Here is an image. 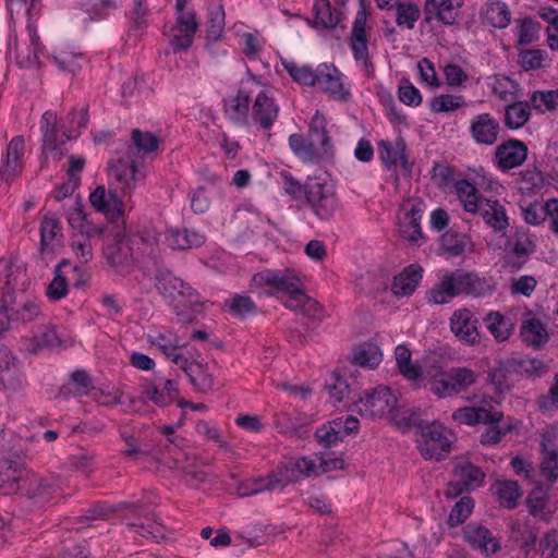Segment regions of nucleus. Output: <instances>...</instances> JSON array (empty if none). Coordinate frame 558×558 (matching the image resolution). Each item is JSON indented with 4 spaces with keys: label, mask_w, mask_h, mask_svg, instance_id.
<instances>
[{
    "label": "nucleus",
    "mask_w": 558,
    "mask_h": 558,
    "mask_svg": "<svg viewBox=\"0 0 558 558\" xmlns=\"http://www.w3.org/2000/svg\"><path fill=\"white\" fill-rule=\"evenodd\" d=\"M417 447L426 460L440 461L450 452L452 434L438 422H421Z\"/></svg>",
    "instance_id": "obj_3"
},
{
    "label": "nucleus",
    "mask_w": 558,
    "mask_h": 558,
    "mask_svg": "<svg viewBox=\"0 0 558 558\" xmlns=\"http://www.w3.org/2000/svg\"><path fill=\"white\" fill-rule=\"evenodd\" d=\"M450 330L463 343L474 345L480 342L478 320L468 308H460L450 317Z\"/></svg>",
    "instance_id": "obj_17"
},
{
    "label": "nucleus",
    "mask_w": 558,
    "mask_h": 558,
    "mask_svg": "<svg viewBox=\"0 0 558 558\" xmlns=\"http://www.w3.org/2000/svg\"><path fill=\"white\" fill-rule=\"evenodd\" d=\"M368 11L364 0H360V8L356 11L352 28L349 35V46L356 63H360L365 70L373 66L368 52V33L366 23Z\"/></svg>",
    "instance_id": "obj_9"
},
{
    "label": "nucleus",
    "mask_w": 558,
    "mask_h": 558,
    "mask_svg": "<svg viewBox=\"0 0 558 558\" xmlns=\"http://www.w3.org/2000/svg\"><path fill=\"white\" fill-rule=\"evenodd\" d=\"M310 133L313 141L319 143L324 153H327L331 147L330 137L326 130V119L325 117L316 111L313 116L311 124H310Z\"/></svg>",
    "instance_id": "obj_62"
},
{
    "label": "nucleus",
    "mask_w": 558,
    "mask_h": 558,
    "mask_svg": "<svg viewBox=\"0 0 558 558\" xmlns=\"http://www.w3.org/2000/svg\"><path fill=\"white\" fill-rule=\"evenodd\" d=\"M63 215L65 216L68 223L72 229L80 231L83 234L102 233L104 228L89 227L87 225V215L84 210V204L82 198L77 196L70 204L62 206Z\"/></svg>",
    "instance_id": "obj_30"
},
{
    "label": "nucleus",
    "mask_w": 558,
    "mask_h": 558,
    "mask_svg": "<svg viewBox=\"0 0 558 558\" xmlns=\"http://www.w3.org/2000/svg\"><path fill=\"white\" fill-rule=\"evenodd\" d=\"M493 94L501 101L511 102L519 97V84L506 75H496L492 85Z\"/></svg>",
    "instance_id": "obj_51"
},
{
    "label": "nucleus",
    "mask_w": 558,
    "mask_h": 558,
    "mask_svg": "<svg viewBox=\"0 0 558 558\" xmlns=\"http://www.w3.org/2000/svg\"><path fill=\"white\" fill-rule=\"evenodd\" d=\"M440 245L445 253L458 257L466 250H471L472 242L468 234L449 230L441 235Z\"/></svg>",
    "instance_id": "obj_46"
},
{
    "label": "nucleus",
    "mask_w": 558,
    "mask_h": 558,
    "mask_svg": "<svg viewBox=\"0 0 558 558\" xmlns=\"http://www.w3.org/2000/svg\"><path fill=\"white\" fill-rule=\"evenodd\" d=\"M312 422V418L304 413L282 412L276 417V427L282 434L302 438L308 434Z\"/></svg>",
    "instance_id": "obj_28"
},
{
    "label": "nucleus",
    "mask_w": 558,
    "mask_h": 558,
    "mask_svg": "<svg viewBox=\"0 0 558 558\" xmlns=\"http://www.w3.org/2000/svg\"><path fill=\"white\" fill-rule=\"evenodd\" d=\"M253 282L255 284H265L270 287L276 292H282L284 294L296 291V287L300 286V279L290 270H263L253 276Z\"/></svg>",
    "instance_id": "obj_26"
},
{
    "label": "nucleus",
    "mask_w": 558,
    "mask_h": 558,
    "mask_svg": "<svg viewBox=\"0 0 558 558\" xmlns=\"http://www.w3.org/2000/svg\"><path fill=\"white\" fill-rule=\"evenodd\" d=\"M452 418L461 424L475 425L477 423H501L504 414L500 411H490L485 408L464 407L456 410Z\"/></svg>",
    "instance_id": "obj_32"
},
{
    "label": "nucleus",
    "mask_w": 558,
    "mask_h": 558,
    "mask_svg": "<svg viewBox=\"0 0 558 558\" xmlns=\"http://www.w3.org/2000/svg\"><path fill=\"white\" fill-rule=\"evenodd\" d=\"M500 131L499 121L488 112L475 116L470 124V135L478 145H494Z\"/></svg>",
    "instance_id": "obj_23"
},
{
    "label": "nucleus",
    "mask_w": 558,
    "mask_h": 558,
    "mask_svg": "<svg viewBox=\"0 0 558 558\" xmlns=\"http://www.w3.org/2000/svg\"><path fill=\"white\" fill-rule=\"evenodd\" d=\"M150 343L157 347L167 357H170V354L184 345L181 339L171 330L158 332L151 337Z\"/></svg>",
    "instance_id": "obj_59"
},
{
    "label": "nucleus",
    "mask_w": 558,
    "mask_h": 558,
    "mask_svg": "<svg viewBox=\"0 0 558 558\" xmlns=\"http://www.w3.org/2000/svg\"><path fill=\"white\" fill-rule=\"evenodd\" d=\"M359 428V420L349 415L323 424L316 429L314 436L322 447L329 448L342 441L344 436L356 433Z\"/></svg>",
    "instance_id": "obj_13"
},
{
    "label": "nucleus",
    "mask_w": 558,
    "mask_h": 558,
    "mask_svg": "<svg viewBox=\"0 0 558 558\" xmlns=\"http://www.w3.org/2000/svg\"><path fill=\"white\" fill-rule=\"evenodd\" d=\"M456 282L451 271L445 274L439 282L434 284L427 292V302L435 305H442L449 303L454 298L459 296L456 288Z\"/></svg>",
    "instance_id": "obj_40"
},
{
    "label": "nucleus",
    "mask_w": 558,
    "mask_h": 558,
    "mask_svg": "<svg viewBox=\"0 0 558 558\" xmlns=\"http://www.w3.org/2000/svg\"><path fill=\"white\" fill-rule=\"evenodd\" d=\"M223 308L232 316L243 319L256 313L257 307L254 301L247 295H235L223 303Z\"/></svg>",
    "instance_id": "obj_54"
},
{
    "label": "nucleus",
    "mask_w": 558,
    "mask_h": 558,
    "mask_svg": "<svg viewBox=\"0 0 558 558\" xmlns=\"http://www.w3.org/2000/svg\"><path fill=\"white\" fill-rule=\"evenodd\" d=\"M23 385L21 373L11 352L0 349V389L19 390Z\"/></svg>",
    "instance_id": "obj_31"
},
{
    "label": "nucleus",
    "mask_w": 558,
    "mask_h": 558,
    "mask_svg": "<svg viewBox=\"0 0 558 558\" xmlns=\"http://www.w3.org/2000/svg\"><path fill=\"white\" fill-rule=\"evenodd\" d=\"M530 101L513 100L505 107L504 123L509 130H518L525 125L531 117Z\"/></svg>",
    "instance_id": "obj_42"
},
{
    "label": "nucleus",
    "mask_w": 558,
    "mask_h": 558,
    "mask_svg": "<svg viewBox=\"0 0 558 558\" xmlns=\"http://www.w3.org/2000/svg\"><path fill=\"white\" fill-rule=\"evenodd\" d=\"M178 384L168 379L162 388L153 387L145 390V395L157 405L165 407L178 398Z\"/></svg>",
    "instance_id": "obj_55"
},
{
    "label": "nucleus",
    "mask_w": 558,
    "mask_h": 558,
    "mask_svg": "<svg viewBox=\"0 0 558 558\" xmlns=\"http://www.w3.org/2000/svg\"><path fill=\"white\" fill-rule=\"evenodd\" d=\"M499 505L504 508L513 509L521 497L519 485L514 481H500L495 485Z\"/></svg>",
    "instance_id": "obj_52"
},
{
    "label": "nucleus",
    "mask_w": 558,
    "mask_h": 558,
    "mask_svg": "<svg viewBox=\"0 0 558 558\" xmlns=\"http://www.w3.org/2000/svg\"><path fill=\"white\" fill-rule=\"evenodd\" d=\"M484 471L466 459L460 458L456 460L451 480L445 489V496L454 499L464 493H470L481 487L485 480Z\"/></svg>",
    "instance_id": "obj_6"
},
{
    "label": "nucleus",
    "mask_w": 558,
    "mask_h": 558,
    "mask_svg": "<svg viewBox=\"0 0 558 558\" xmlns=\"http://www.w3.org/2000/svg\"><path fill=\"white\" fill-rule=\"evenodd\" d=\"M527 157V146L515 138H510L497 146L495 162L502 171L521 166Z\"/></svg>",
    "instance_id": "obj_22"
},
{
    "label": "nucleus",
    "mask_w": 558,
    "mask_h": 558,
    "mask_svg": "<svg viewBox=\"0 0 558 558\" xmlns=\"http://www.w3.org/2000/svg\"><path fill=\"white\" fill-rule=\"evenodd\" d=\"M378 149L384 163L388 166L399 165L405 170L410 168L407 156V145L403 138L398 137L393 143L380 141Z\"/></svg>",
    "instance_id": "obj_35"
},
{
    "label": "nucleus",
    "mask_w": 558,
    "mask_h": 558,
    "mask_svg": "<svg viewBox=\"0 0 558 558\" xmlns=\"http://www.w3.org/2000/svg\"><path fill=\"white\" fill-rule=\"evenodd\" d=\"M304 195L313 214L320 220L333 217L338 199L333 185L317 178H308L304 184Z\"/></svg>",
    "instance_id": "obj_5"
},
{
    "label": "nucleus",
    "mask_w": 558,
    "mask_h": 558,
    "mask_svg": "<svg viewBox=\"0 0 558 558\" xmlns=\"http://www.w3.org/2000/svg\"><path fill=\"white\" fill-rule=\"evenodd\" d=\"M464 542L475 551L492 557L501 549V539L487 526L471 521L462 530Z\"/></svg>",
    "instance_id": "obj_11"
},
{
    "label": "nucleus",
    "mask_w": 558,
    "mask_h": 558,
    "mask_svg": "<svg viewBox=\"0 0 558 558\" xmlns=\"http://www.w3.org/2000/svg\"><path fill=\"white\" fill-rule=\"evenodd\" d=\"M289 146L294 155L305 162H313L319 158L320 154L317 151L314 143L307 141L301 134H291L289 136Z\"/></svg>",
    "instance_id": "obj_50"
},
{
    "label": "nucleus",
    "mask_w": 558,
    "mask_h": 558,
    "mask_svg": "<svg viewBox=\"0 0 558 558\" xmlns=\"http://www.w3.org/2000/svg\"><path fill=\"white\" fill-rule=\"evenodd\" d=\"M313 10L315 20L313 26L325 29H333L340 22V13L333 11L329 0H316Z\"/></svg>",
    "instance_id": "obj_47"
},
{
    "label": "nucleus",
    "mask_w": 558,
    "mask_h": 558,
    "mask_svg": "<svg viewBox=\"0 0 558 558\" xmlns=\"http://www.w3.org/2000/svg\"><path fill=\"white\" fill-rule=\"evenodd\" d=\"M131 143L142 158L155 151L159 146V140L156 135L150 132H142L138 129L132 131Z\"/></svg>",
    "instance_id": "obj_57"
},
{
    "label": "nucleus",
    "mask_w": 558,
    "mask_h": 558,
    "mask_svg": "<svg viewBox=\"0 0 558 558\" xmlns=\"http://www.w3.org/2000/svg\"><path fill=\"white\" fill-rule=\"evenodd\" d=\"M535 243L531 235L525 230H518L512 242V253L521 263H524L527 257L534 252Z\"/></svg>",
    "instance_id": "obj_63"
},
{
    "label": "nucleus",
    "mask_w": 558,
    "mask_h": 558,
    "mask_svg": "<svg viewBox=\"0 0 558 558\" xmlns=\"http://www.w3.org/2000/svg\"><path fill=\"white\" fill-rule=\"evenodd\" d=\"M61 239L60 221L56 218L45 217L40 223V250L43 252L54 251L60 245Z\"/></svg>",
    "instance_id": "obj_43"
},
{
    "label": "nucleus",
    "mask_w": 558,
    "mask_h": 558,
    "mask_svg": "<svg viewBox=\"0 0 558 558\" xmlns=\"http://www.w3.org/2000/svg\"><path fill=\"white\" fill-rule=\"evenodd\" d=\"M465 105L463 96L442 94L430 100L429 109L435 113L452 112Z\"/></svg>",
    "instance_id": "obj_61"
},
{
    "label": "nucleus",
    "mask_w": 558,
    "mask_h": 558,
    "mask_svg": "<svg viewBox=\"0 0 558 558\" xmlns=\"http://www.w3.org/2000/svg\"><path fill=\"white\" fill-rule=\"evenodd\" d=\"M453 186L459 201L468 213L476 211L480 203L485 199L480 195L477 187L466 179L457 180Z\"/></svg>",
    "instance_id": "obj_44"
},
{
    "label": "nucleus",
    "mask_w": 558,
    "mask_h": 558,
    "mask_svg": "<svg viewBox=\"0 0 558 558\" xmlns=\"http://www.w3.org/2000/svg\"><path fill=\"white\" fill-rule=\"evenodd\" d=\"M477 379L475 371L466 367H451L430 381L432 392L440 399L466 392Z\"/></svg>",
    "instance_id": "obj_7"
},
{
    "label": "nucleus",
    "mask_w": 558,
    "mask_h": 558,
    "mask_svg": "<svg viewBox=\"0 0 558 558\" xmlns=\"http://www.w3.org/2000/svg\"><path fill=\"white\" fill-rule=\"evenodd\" d=\"M520 338L530 348L541 350L549 340L546 325L535 316L532 311H526L520 326Z\"/></svg>",
    "instance_id": "obj_21"
},
{
    "label": "nucleus",
    "mask_w": 558,
    "mask_h": 558,
    "mask_svg": "<svg viewBox=\"0 0 558 558\" xmlns=\"http://www.w3.org/2000/svg\"><path fill=\"white\" fill-rule=\"evenodd\" d=\"M155 287L172 307L181 322L189 323L192 313L201 306L198 292L183 279L166 268L157 269L154 276Z\"/></svg>",
    "instance_id": "obj_1"
},
{
    "label": "nucleus",
    "mask_w": 558,
    "mask_h": 558,
    "mask_svg": "<svg viewBox=\"0 0 558 558\" xmlns=\"http://www.w3.org/2000/svg\"><path fill=\"white\" fill-rule=\"evenodd\" d=\"M451 350L447 344L429 348L422 359V369L430 377V381L438 374L444 373L442 365L450 357Z\"/></svg>",
    "instance_id": "obj_41"
},
{
    "label": "nucleus",
    "mask_w": 558,
    "mask_h": 558,
    "mask_svg": "<svg viewBox=\"0 0 558 558\" xmlns=\"http://www.w3.org/2000/svg\"><path fill=\"white\" fill-rule=\"evenodd\" d=\"M250 100L251 93L243 87L238 90L236 95L225 98L223 110L227 118L236 124H247Z\"/></svg>",
    "instance_id": "obj_29"
},
{
    "label": "nucleus",
    "mask_w": 558,
    "mask_h": 558,
    "mask_svg": "<svg viewBox=\"0 0 558 558\" xmlns=\"http://www.w3.org/2000/svg\"><path fill=\"white\" fill-rule=\"evenodd\" d=\"M483 322L494 339L499 342L508 340L515 326L511 316L498 311L487 313Z\"/></svg>",
    "instance_id": "obj_37"
},
{
    "label": "nucleus",
    "mask_w": 558,
    "mask_h": 558,
    "mask_svg": "<svg viewBox=\"0 0 558 558\" xmlns=\"http://www.w3.org/2000/svg\"><path fill=\"white\" fill-rule=\"evenodd\" d=\"M381 361V352L375 344H364L353 352L354 364L363 367L375 368Z\"/></svg>",
    "instance_id": "obj_56"
},
{
    "label": "nucleus",
    "mask_w": 558,
    "mask_h": 558,
    "mask_svg": "<svg viewBox=\"0 0 558 558\" xmlns=\"http://www.w3.org/2000/svg\"><path fill=\"white\" fill-rule=\"evenodd\" d=\"M279 106L267 92L260 90L253 102L251 121L264 131H269L279 116Z\"/></svg>",
    "instance_id": "obj_20"
},
{
    "label": "nucleus",
    "mask_w": 558,
    "mask_h": 558,
    "mask_svg": "<svg viewBox=\"0 0 558 558\" xmlns=\"http://www.w3.org/2000/svg\"><path fill=\"white\" fill-rule=\"evenodd\" d=\"M89 203L98 213L117 218L124 215V202L117 191L111 187L107 191L104 185H98L89 194Z\"/></svg>",
    "instance_id": "obj_25"
},
{
    "label": "nucleus",
    "mask_w": 558,
    "mask_h": 558,
    "mask_svg": "<svg viewBox=\"0 0 558 558\" xmlns=\"http://www.w3.org/2000/svg\"><path fill=\"white\" fill-rule=\"evenodd\" d=\"M474 508V500L470 496H463L452 507L449 517L448 524L450 526H457L463 523L472 513Z\"/></svg>",
    "instance_id": "obj_64"
},
{
    "label": "nucleus",
    "mask_w": 558,
    "mask_h": 558,
    "mask_svg": "<svg viewBox=\"0 0 558 558\" xmlns=\"http://www.w3.org/2000/svg\"><path fill=\"white\" fill-rule=\"evenodd\" d=\"M396 11V24L400 28L413 29L421 17L420 7L412 1H401L393 9Z\"/></svg>",
    "instance_id": "obj_49"
},
{
    "label": "nucleus",
    "mask_w": 558,
    "mask_h": 558,
    "mask_svg": "<svg viewBox=\"0 0 558 558\" xmlns=\"http://www.w3.org/2000/svg\"><path fill=\"white\" fill-rule=\"evenodd\" d=\"M423 269L411 264L397 275L391 283V291L398 296L411 295L422 280Z\"/></svg>",
    "instance_id": "obj_34"
},
{
    "label": "nucleus",
    "mask_w": 558,
    "mask_h": 558,
    "mask_svg": "<svg viewBox=\"0 0 558 558\" xmlns=\"http://www.w3.org/2000/svg\"><path fill=\"white\" fill-rule=\"evenodd\" d=\"M315 86L335 100L347 101L351 96L344 85V75L333 64L322 63L317 66Z\"/></svg>",
    "instance_id": "obj_16"
},
{
    "label": "nucleus",
    "mask_w": 558,
    "mask_h": 558,
    "mask_svg": "<svg viewBox=\"0 0 558 558\" xmlns=\"http://www.w3.org/2000/svg\"><path fill=\"white\" fill-rule=\"evenodd\" d=\"M58 117L53 111H46L41 116L40 131L43 141V155L45 157H52L54 160H60L63 151L62 145L72 138V134L68 130L61 133L57 129Z\"/></svg>",
    "instance_id": "obj_10"
},
{
    "label": "nucleus",
    "mask_w": 558,
    "mask_h": 558,
    "mask_svg": "<svg viewBox=\"0 0 558 558\" xmlns=\"http://www.w3.org/2000/svg\"><path fill=\"white\" fill-rule=\"evenodd\" d=\"M27 276L23 268L5 274V279L0 280V332L7 329V319L20 304V291L25 293Z\"/></svg>",
    "instance_id": "obj_8"
},
{
    "label": "nucleus",
    "mask_w": 558,
    "mask_h": 558,
    "mask_svg": "<svg viewBox=\"0 0 558 558\" xmlns=\"http://www.w3.org/2000/svg\"><path fill=\"white\" fill-rule=\"evenodd\" d=\"M122 505L131 507L134 511V514H136L138 517H143L147 520V523H143V522H140L136 520L130 521L128 523L129 526H131L135 533H138L141 536H143L145 538H154V539H156L162 535L160 524H157L156 522L150 521L149 513L146 509H143L135 504L124 502Z\"/></svg>",
    "instance_id": "obj_45"
},
{
    "label": "nucleus",
    "mask_w": 558,
    "mask_h": 558,
    "mask_svg": "<svg viewBox=\"0 0 558 558\" xmlns=\"http://www.w3.org/2000/svg\"><path fill=\"white\" fill-rule=\"evenodd\" d=\"M486 429L480 436V442L483 446H494L501 441V439L509 434L513 424L511 422L501 424L500 423H486Z\"/></svg>",
    "instance_id": "obj_60"
},
{
    "label": "nucleus",
    "mask_w": 558,
    "mask_h": 558,
    "mask_svg": "<svg viewBox=\"0 0 558 558\" xmlns=\"http://www.w3.org/2000/svg\"><path fill=\"white\" fill-rule=\"evenodd\" d=\"M145 173L136 165L131 155V146L123 154H117L108 162L110 187L121 193V197L131 196L136 183L143 180Z\"/></svg>",
    "instance_id": "obj_2"
},
{
    "label": "nucleus",
    "mask_w": 558,
    "mask_h": 558,
    "mask_svg": "<svg viewBox=\"0 0 558 558\" xmlns=\"http://www.w3.org/2000/svg\"><path fill=\"white\" fill-rule=\"evenodd\" d=\"M451 274L459 295L480 298L492 294L495 289L488 279L481 277L475 271L456 269Z\"/></svg>",
    "instance_id": "obj_18"
},
{
    "label": "nucleus",
    "mask_w": 558,
    "mask_h": 558,
    "mask_svg": "<svg viewBox=\"0 0 558 558\" xmlns=\"http://www.w3.org/2000/svg\"><path fill=\"white\" fill-rule=\"evenodd\" d=\"M61 495V482L56 477H37L29 480L27 496L35 504H54Z\"/></svg>",
    "instance_id": "obj_24"
},
{
    "label": "nucleus",
    "mask_w": 558,
    "mask_h": 558,
    "mask_svg": "<svg viewBox=\"0 0 558 558\" xmlns=\"http://www.w3.org/2000/svg\"><path fill=\"white\" fill-rule=\"evenodd\" d=\"M106 260L113 267L128 265L133 260V248L123 226H114L104 248Z\"/></svg>",
    "instance_id": "obj_14"
},
{
    "label": "nucleus",
    "mask_w": 558,
    "mask_h": 558,
    "mask_svg": "<svg viewBox=\"0 0 558 558\" xmlns=\"http://www.w3.org/2000/svg\"><path fill=\"white\" fill-rule=\"evenodd\" d=\"M24 466L9 459L0 460V490L13 494L19 490V483L23 478Z\"/></svg>",
    "instance_id": "obj_39"
},
{
    "label": "nucleus",
    "mask_w": 558,
    "mask_h": 558,
    "mask_svg": "<svg viewBox=\"0 0 558 558\" xmlns=\"http://www.w3.org/2000/svg\"><path fill=\"white\" fill-rule=\"evenodd\" d=\"M82 269L73 265L68 259L61 260L54 268V277L48 284L46 295L50 301H59L66 296L69 292V282L75 278L74 287L83 284Z\"/></svg>",
    "instance_id": "obj_15"
},
{
    "label": "nucleus",
    "mask_w": 558,
    "mask_h": 558,
    "mask_svg": "<svg viewBox=\"0 0 558 558\" xmlns=\"http://www.w3.org/2000/svg\"><path fill=\"white\" fill-rule=\"evenodd\" d=\"M121 2L119 0H86L82 10L88 15L89 21H100L108 16L109 12L117 10Z\"/></svg>",
    "instance_id": "obj_53"
},
{
    "label": "nucleus",
    "mask_w": 558,
    "mask_h": 558,
    "mask_svg": "<svg viewBox=\"0 0 558 558\" xmlns=\"http://www.w3.org/2000/svg\"><path fill=\"white\" fill-rule=\"evenodd\" d=\"M355 410L367 417H383L391 413L397 407V397L393 391L383 385L354 393L351 397Z\"/></svg>",
    "instance_id": "obj_4"
},
{
    "label": "nucleus",
    "mask_w": 558,
    "mask_h": 558,
    "mask_svg": "<svg viewBox=\"0 0 558 558\" xmlns=\"http://www.w3.org/2000/svg\"><path fill=\"white\" fill-rule=\"evenodd\" d=\"M92 389H94V386L88 373L84 369H76L70 375L69 380L60 387L58 396L65 399L88 396Z\"/></svg>",
    "instance_id": "obj_36"
},
{
    "label": "nucleus",
    "mask_w": 558,
    "mask_h": 558,
    "mask_svg": "<svg viewBox=\"0 0 558 558\" xmlns=\"http://www.w3.org/2000/svg\"><path fill=\"white\" fill-rule=\"evenodd\" d=\"M186 376L197 392L208 393L214 389L215 376L204 361H192Z\"/></svg>",
    "instance_id": "obj_38"
},
{
    "label": "nucleus",
    "mask_w": 558,
    "mask_h": 558,
    "mask_svg": "<svg viewBox=\"0 0 558 558\" xmlns=\"http://www.w3.org/2000/svg\"><path fill=\"white\" fill-rule=\"evenodd\" d=\"M473 214H478L495 232H502L509 226L506 208L498 201L485 198Z\"/></svg>",
    "instance_id": "obj_27"
},
{
    "label": "nucleus",
    "mask_w": 558,
    "mask_h": 558,
    "mask_svg": "<svg viewBox=\"0 0 558 558\" xmlns=\"http://www.w3.org/2000/svg\"><path fill=\"white\" fill-rule=\"evenodd\" d=\"M40 314V308L38 304L29 300L25 293H23V288L21 287L20 291V304L19 306L11 313V315L5 319V324L8 325L9 320L21 322L22 324L29 323L34 320Z\"/></svg>",
    "instance_id": "obj_48"
},
{
    "label": "nucleus",
    "mask_w": 558,
    "mask_h": 558,
    "mask_svg": "<svg viewBox=\"0 0 558 558\" xmlns=\"http://www.w3.org/2000/svg\"><path fill=\"white\" fill-rule=\"evenodd\" d=\"M25 142L21 135L14 136L7 147L4 168L0 169V180L9 181L21 172V158L24 155Z\"/></svg>",
    "instance_id": "obj_33"
},
{
    "label": "nucleus",
    "mask_w": 558,
    "mask_h": 558,
    "mask_svg": "<svg viewBox=\"0 0 558 558\" xmlns=\"http://www.w3.org/2000/svg\"><path fill=\"white\" fill-rule=\"evenodd\" d=\"M463 3L464 0H425L423 8L425 22L430 23L435 20L444 25H454Z\"/></svg>",
    "instance_id": "obj_19"
},
{
    "label": "nucleus",
    "mask_w": 558,
    "mask_h": 558,
    "mask_svg": "<svg viewBox=\"0 0 558 558\" xmlns=\"http://www.w3.org/2000/svg\"><path fill=\"white\" fill-rule=\"evenodd\" d=\"M189 0H175L177 26L171 38V45L174 51L189 49L194 40V35L198 29V23L195 19V12L186 10Z\"/></svg>",
    "instance_id": "obj_12"
},
{
    "label": "nucleus",
    "mask_w": 558,
    "mask_h": 558,
    "mask_svg": "<svg viewBox=\"0 0 558 558\" xmlns=\"http://www.w3.org/2000/svg\"><path fill=\"white\" fill-rule=\"evenodd\" d=\"M283 66L288 74L299 84L315 86L317 68L310 65H299L295 62H284Z\"/></svg>",
    "instance_id": "obj_58"
}]
</instances>
